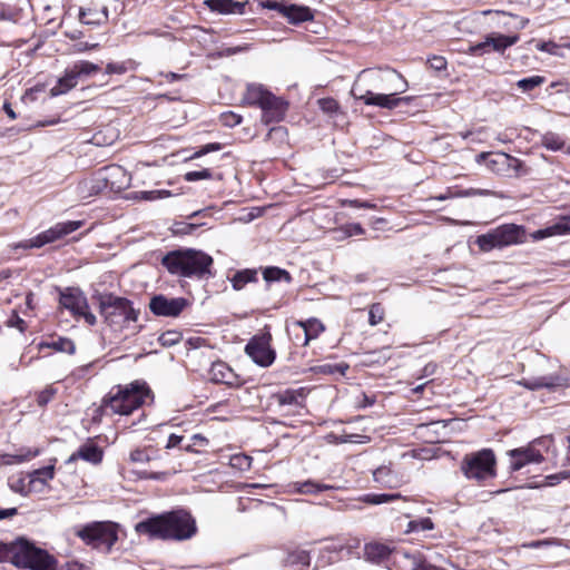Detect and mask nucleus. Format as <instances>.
Returning <instances> with one entry per match:
<instances>
[{
	"label": "nucleus",
	"instance_id": "f257e3e1",
	"mask_svg": "<svg viewBox=\"0 0 570 570\" xmlns=\"http://www.w3.org/2000/svg\"><path fill=\"white\" fill-rule=\"evenodd\" d=\"M135 531L149 539L184 541L196 534L197 525L188 511L175 510L139 521Z\"/></svg>",
	"mask_w": 570,
	"mask_h": 570
},
{
	"label": "nucleus",
	"instance_id": "f03ea898",
	"mask_svg": "<svg viewBox=\"0 0 570 570\" xmlns=\"http://www.w3.org/2000/svg\"><path fill=\"white\" fill-rule=\"evenodd\" d=\"M163 266L171 274L185 278H208L214 275L213 257L194 248L175 249L161 259Z\"/></svg>",
	"mask_w": 570,
	"mask_h": 570
},
{
	"label": "nucleus",
	"instance_id": "7ed1b4c3",
	"mask_svg": "<svg viewBox=\"0 0 570 570\" xmlns=\"http://www.w3.org/2000/svg\"><path fill=\"white\" fill-rule=\"evenodd\" d=\"M407 82L394 69L368 68L362 70L351 90V95H360L365 91H405Z\"/></svg>",
	"mask_w": 570,
	"mask_h": 570
},
{
	"label": "nucleus",
	"instance_id": "20e7f679",
	"mask_svg": "<svg viewBox=\"0 0 570 570\" xmlns=\"http://www.w3.org/2000/svg\"><path fill=\"white\" fill-rule=\"evenodd\" d=\"M151 396V390L142 381H135L125 386H118L116 393L110 392L102 400V407L111 413L129 415L139 409Z\"/></svg>",
	"mask_w": 570,
	"mask_h": 570
},
{
	"label": "nucleus",
	"instance_id": "39448f33",
	"mask_svg": "<svg viewBox=\"0 0 570 570\" xmlns=\"http://www.w3.org/2000/svg\"><path fill=\"white\" fill-rule=\"evenodd\" d=\"M99 312L105 323L114 330H122L131 322H137L139 311L132 302L115 294L99 296Z\"/></svg>",
	"mask_w": 570,
	"mask_h": 570
},
{
	"label": "nucleus",
	"instance_id": "423d86ee",
	"mask_svg": "<svg viewBox=\"0 0 570 570\" xmlns=\"http://www.w3.org/2000/svg\"><path fill=\"white\" fill-rule=\"evenodd\" d=\"M11 563L30 570H55L56 559L27 539L13 541Z\"/></svg>",
	"mask_w": 570,
	"mask_h": 570
},
{
	"label": "nucleus",
	"instance_id": "0eeeda50",
	"mask_svg": "<svg viewBox=\"0 0 570 570\" xmlns=\"http://www.w3.org/2000/svg\"><path fill=\"white\" fill-rule=\"evenodd\" d=\"M75 534L85 544L110 552L118 541V524L111 521H94L76 529Z\"/></svg>",
	"mask_w": 570,
	"mask_h": 570
},
{
	"label": "nucleus",
	"instance_id": "6e6552de",
	"mask_svg": "<svg viewBox=\"0 0 570 570\" xmlns=\"http://www.w3.org/2000/svg\"><path fill=\"white\" fill-rule=\"evenodd\" d=\"M524 229L515 224L501 225L487 234L476 238L479 248L483 252H490L494 248H503L514 244L522 243Z\"/></svg>",
	"mask_w": 570,
	"mask_h": 570
},
{
	"label": "nucleus",
	"instance_id": "1a4fd4ad",
	"mask_svg": "<svg viewBox=\"0 0 570 570\" xmlns=\"http://www.w3.org/2000/svg\"><path fill=\"white\" fill-rule=\"evenodd\" d=\"M495 455L492 450L483 449L464 456L461 465L468 479L483 481L495 475Z\"/></svg>",
	"mask_w": 570,
	"mask_h": 570
},
{
	"label": "nucleus",
	"instance_id": "9d476101",
	"mask_svg": "<svg viewBox=\"0 0 570 570\" xmlns=\"http://www.w3.org/2000/svg\"><path fill=\"white\" fill-rule=\"evenodd\" d=\"M481 160H487V167L501 176L520 177L529 173L523 161L505 153H498L491 157L488 153H481L476 156V161Z\"/></svg>",
	"mask_w": 570,
	"mask_h": 570
},
{
	"label": "nucleus",
	"instance_id": "9b49d317",
	"mask_svg": "<svg viewBox=\"0 0 570 570\" xmlns=\"http://www.w3.org/2000/svg\"><path fill=\"white\" fill-rule=\"evenodd\" d=\"M272 334L268 331L254 335L245 346V353L250 360L262 366H271L276 357V352L271 347Z\"/></svg>",
	"mask_w": 570,
	"mask_h": 570
},
{
	"label": "nucleus",
	"instance_id": "f8f14e48",
	"mask_svg": "<svg viewBox=\"0 0 570 570\" xmlns=\"http://www.w3.org/2000/svg\"><path fill=\"white\" fill-rule=\"evenodd\" d=\"M83 225L82 220H68L57 223L49 229L38 234L37 236L26 240L20 246L22 248H40L47 244L63 238L65 236L76 232Z\"/></svg>",
	"mask_w": 570,
	"mask_h": 570
},
{
	"label": "nucleus",
	"instance_id": "ddd939ff",
	"mask_svg": "<svg viewBox=\"0 0 570 570\" xmlns=\"http://www.w3.org/2000/svg\"><path fill=\"white\" fill-rule=\"evenodd\" d=\"M519 39L518 35L492 32L487 35L483 41L469 46L466 52L475 57H481L491 51L503 53L508 48L515 45Z\"/></svg>",
	"mask_w": 570,
	"mask_h": 570
},
{
	"label": "nucleus",
	"instance_id": "4468645a",
	"mask_svg": "<svg viewBox=\"0 0 570 570\" xmlns=\"http://www.w3.org/2000/svg\"><path fill=\"white\" fill-rule=\"evenodd\" d=\"M384 92H373L365 91L364 94L353 95L355 99L362 100L366 106H375L384 109H395L401 104H409L411 101V97H399L403 91H386Z\"/></svg>",
	"mask_w": 570,
	"mask_h": 570
},
{
	"label": "nucleus",
	"instance_id": "2eb2a0df",
	"mask_svg": "<svg viewBox=\"0 0 570 570\" xmlns=\"http://www.w3.org/2000/svg\"><path fill=\"white\" fill-rule=\"evenodd\" d=\"M188 305L184 297H167L163 294L150 298L149 309L156 316L177 317Z\"/></svg>",
	"mask_w": 570,
	"mask_h": 570
},
{
	"label": "nucleus",
	"instance_id": "dca6fc26",
	"mask_svg": "<svg viewBox=\"0 0 570 570\" xmlns=\"http://www.w3.org/2000/svg\"><path fill=\"white\" fill-rule=\"evenodd\" d=\"M539 442L540 440L537 439L527 446L510 450L508 452L510 456V469L512 471H519L528 464L543 462L544 456L535 448V444Z\"/></svg>",
	"mask_w": 570,
	"mask_h": 570
},
{
	"label": "nucleus",
	"instance_id": "f3484780",
	"mask_svg": "<svg viewBox=\"0 0 570 570\" xmlns=\"http://www.w3.org/2000/svg\"><path fill=\"white\" fill-rule=\"evenodd\" d=\"M277 404L282 407L291 406L293 410L284 411L283 415L288 414H301V411L305 407L304 401L306 397V390L299 387L296 390L287 389L273 395Z\"/></svg>",
	"mask_w": 570,
	"mask_h": 570
},
{
	"label": "nucleus",
	"instance_id": "a211bd4d",
	"mask_svg": "<svg viewBox=\"0 0 570 570\" xmlns=\"http://www.w3.org/2000/svg\"><path fill=\"white\" fill-rule=\"evenodd\" d=\"M519 384L531 391H535L543 387L553 390L557 387H569L570 377L564 376L560 373H554L531 379H522L521 381H519Z\"/></svg>",
	"mask_w": 570,
	"mask_h": 570
},
{
	"label": "nucleus",
	"instance_id": "6ab92c4d",
	"mask_svg": "<svg viewBox=\"0 0 570 570\" xmlns=\"http://www.w3.org/2000/svg\"><path fill=\"white\" fill-rule=\"evenodd\" d=\"M288 108V102L269 92L262 105V121L266 125L281 121Z\"/></svg>",
	"mask_w": 570,
	"mask_h": 570
},
{
	"label": "nucleus",
	"instance_id": "aec40b11",
	"mask_svg": "<svg viewBox=\"0 0 570 570\" xmlns=\"http://www.w3.org/2000/svg\"><path fill=\"white\" fill-rule=\"evenodd\" d=\"M109 178L104 173L85 178L77 185V194L81 199H87L91 196L98 195L108 187Z\"/></svg>",
	"mask_w": 570,
	"mask_h": 570
},
{
	"label": "nucleus",
	"instance_id": "412c9836",
	"mask_svg": "<svg viewBox=\"0 0 570 570\" xmlns=\"http://www.w3.org/2000/svg\"><path fill=\"white\" fill-rule=\"evenodd\" d=\"M59 303L63 308L70 311L73 316L83 313V309L89 307L86 296L80 291L73 288H67L61 292Z\"/></svg>",
	"mask_w": 570,
	"mask_h": 570
},
{
	"label": "nucleus",
	"instance_id": "4be33fe9",
	"mask_svg": "<svg viewBox=\"0 0 570 570\" xmlns=\"http://www.w3.org/2000/svg\"><path fill=\"white\" fill-rule=\"evenodd\" d=\"M324 331V324L315 317L293 323V332L303 333L302 346L308 345L312 340L317 338Z\"/></svg>",
	"mask_w": 570,
	"mask_h": 570
},
{
	"label": "nucleus",
	"instance_id": "5701e85b",
	"mask_svg": "<svg viewBox=\"0 0 570 570\" xmlns=\"http://www.w3.org/2000/svg\"><path fill=\"white\" fill-rule=\"evenodd\" d=\"M205 6L213 12L219 14H244L247 1L235 0H205Z\"/></svg>",
	"mask_w": 570,
	"mask_h": 570
},
{
	"label": "nucleus",
	"instance_id": "b1692460",
	"mask_svg": "<svg viewBox=\"0 0 570 570\" xmlns=\"http://www.w3.org/2000/svg\"><path fill=\"white\" fill-rule=\"evenodd\" d=\"M210 380L215 383L226 384L229 386L238 384L237 374L222 361L214 362L209 370Z\"/></svg>",
	"mask_w": 570,
	"mask_h": 570
},
{
	"label": "nucleus",
	"instance_id": "393cba45",
	"mask_svg": "<svg viewBox=\"0 0 570 570\" xmlns=\"http://www.w3.org/2000/svg\"><path fill=\"white\" fill-rule=\"evenodd\" d=\"M56 462V460H53ZM55 476V463L49 464L47 466L36 469L32 472L28 473V479L30 481V488L35 489L36 492H41L45 487L48 484V481L52 480Z\"/></svg>",
	"mask_w": 570,
	"mask_h": 570
},
{
	"label": "nucleus",
	"instance_id": "a878e982",
	"mask_svg": "<svg viewBox=\"0 0 570 570\" xmlns=\"http://www.w3.org/2000/svg\"><path fill=\"white\" fill-rule=\"evenodd\" d=\"M78 459L92 464L100 463L102 460V450L96 443L88 441L72 453L68 461L71 462Z\"/></svg>",
	"mask_w": 570,
	"mask_h": 570
},
{
	"label": "nucleus",
	"instance_id": "bb28decb",
	"mask_svg": "<svg viewBox=\"0 0 570 570\" xmlns=\"http://www.w3.org/2000/svg\"><path fill=\"white\" fill-rule=\"evenodd\" d=\"M283 17L292 24H298L305 21L313 20L314 16L312 10L305 6L288 3L285 7Z\"/></svg>",
	"mask_w": 570,
	"mask_h": 570
},
{
	"label": "nucleus",
	"instance_id": "cd10ccee",
	"mask_svg": "<svg viewBox=\"0 0 570 570\" xmlns=\"http://www.w3.org/2000/svg\"><path fill=\"white\" fill-rule=\"evenodd\" d=\"M109 13L108 8L104 7L101 10L95 8H80L79 20L83 24L88 26H100L108 21Z\"/></svg>",
	"mask_w": 570,
	"mask_h": 570
},
{
	"label": "nucleus",
	"instance_id": "c85d7f7f",
	"mask_svg": "<svg viewBox=\"0 0 570 570\" xmlns=\"http://www.w3.org/2000/svg\"><path fill=\"white\" fill-rule=\"evenodd\" d=\"M311 564L309 552L303 549H294L287 552L284 566L293 570H305Z\"/></svg>",
	"mask_w": 570,
	"mask_h": 570
},
{
	"label": "nucleus",
	"instance_id": "c756f323",
	"mask_svg": "<svg viewBox=\"0 0 570 570\" xmlns=\"http://www.w3.org/2000/svg\"><path fill=\"white\" fill-rule=\"evenodd\" d=\"M373 479L376 483L390 489L396 488L401 483L399 475L390 465H381L375 469L373 471Z\"/></svg>",
	"mask_w": 570,
	"mask_h": 570
},
{
	"label": "nucleus",
	"instance_id": "7c9ffc66",
	"mask_svg": "<svg viewBox=\"0 0 570 570\" xmlns=\"http://www.w3.org/2000/svg\"><path fill=\"white\" fill-rule=\"evenodd\" d=\"M269 92L271 91L263 85L249 83L247 85L246 92L244 94L243 102L248 106H257L261 108Z\"/></svg>",
	"mask_w": 570,
	"mask_h": 570
},
{
	"label": "nucleus",
	"instance_id": "2f4dec72",
	"mask_svg": "<svg viewBox=\"0 0 570 570\" xmlns=\"http://www.w3.org/2000/svg\"><path fill=\"white\" fill-rule=\"evenodd\" d=\"M392 553V549L384 543L371 542L364 547V556L366 560L380 563L386 560Z\"/></svg>",
	"mask_w": 570,
	"mask_h": 570
},
{
	"label": "nucleus",
	"instance_id": "473e14b6",
	"mask_svg": "<svg viewBox=\"0 0 570 570\" xmlns=\"http://www.w3.org/2000/svg\"><path fill=\"white\" fill-rule=\"evenodd\" d=\"M78 85V80L75 77L72 70L67 68L62 77H60L57 83L50 89V96L57 97L65 95Z\"/></svg>",
	"mask_w": 570,
	"mask_h": 570
},
{
	"label": "nucleus",
	"instance_id": "72a5a7b5",
	"mask_svg": "<svg viewBox=\"0 0 570 570\" xmlns=\"http://www.w3.org/2000/svg\"><path fill=\"white\" fill-rule=\"evenodd\" d=\"M570 233V216H560L544 229L538 230L540 237L566 235Z\"/></svg>",
	"mask_w": 570,
	"mask_h": 570
},
{
	"label": "nucleus",
	"instance_id": "f704fd0d",
	"mask_svg": "<svg viewBox=\"0 0 570 570\" xmlns=\"http://www.w3.org/2000/svg\"><path fill=\"white\" fill-rule=\"evenodd\" d=\"M40 454L39 449H31V448H21L18 450L14 454H2V462L4 464H19L27 461H30L31 459L38 456Z\"/></svg>",
	"mask_w": 570,
	"mask_h": 570
},
{
	"label": "nucleus",
	"instance_id": "c9c22d12",
	"mask_svg": "<svg viewBox=\"0 0 570 570\" xmlns=\"http://www.w3.org/2000/svg\"><path fill=\"white\" fill-rule=\"evenodd\" d=\"M294 491L301 493V494H315L318 492L333 490L335 489L334 485L316 482L314 480H306L304 482H295L293 483Z\"/></svg>",
	"mask_w": 570,
	"mask_h": 570
},
{
	"label": "nucleus",
	"instance_id": "e433bc0d",
	"mask_svg": "<svg viewBox=\"0 0 570 570\" xmlns=\"http://www.w3.org/2000/svg\"><path fill=\"white\" fill-rule=\"evenodd\" d=\"M70 69L72 70L75 77L79 81V79H83L90 77L91 75L98 72L100 67L94 62L87 60H80L75 62Z\"/></svg>",
	"mask_w": 570,
	"mask_h": 570
},
{
	"label": "nucleus",
	"instance_id": "4c0bfd02",
	"mask_svg": "<svg viewBox=\"0 0 570 570\" xmlns=\"http://www.w3.org/2000/svg\"><path fill=\"white\" fill-rule=\"evenodd\" d=\"M230 282L234 289L240 291L246 284L257 282V273L255 269H242L234 274Z\"/></svg>",
	"mask_w": 570,
	"mask_h": 570
},
{
	"label": "nucleus",
	"instance_id": "58836bf2",
	"mask_svg": "<svg viewBox=\"0 0 570 570\" xmlns=\"http://www.w3.org/2000/svg\"><path fill=\"white\" fill-rule=\"evenodd\" d=\"M39 346L40 348H52L57 352L67 353L69 355H72L76 352V345L73 341L68 337H59L58 340L52 342H42L40 343Z\"/></svg>",
	"mask_w": 570,
	"mask_h": 570
},
{
	"label": "nucleus",
	"instance_id": "ea45409f",
	"mask_svg": "<svg viewBox=\"0 0 570 570\" xmlns=\"http://www.w3.org/2000/svg\"><path fill=\"white\" fill-rule=\"evenodd\" d=\"M541 145L548 150L559 151L563 149L566 140L557 132L547 131L541 135Z\"/></svg>",
	"mask_w": 570,
	"mask_h": 570
},
{
	"label": "nucleus",
	"instance_id": "a19ab883",
	"mask_svg": "<svg viewBox=\"0 0 570 570\" xmlns=\"http://www.w3.org/2000/svg\"><path fill=\"white\" fill-rule=\"evenodd\" d=\"M404 557L411 561V570H444L442 567L428 562L421 553H405Z\"/></svg>",
	"mask_w": 570,
	"mask_h": 570
},
{
	"label": "nucleus",
	"instance_id": "79ce46f5",
	"mask_svg": "<svg viewBox=\"0 0 570 570\" xmlns=\"http://www.w3.org/2000/svg\"><path fill=\"white\" fill-rule=\"evenodd\" d=\"M263 276L266 282H292V276L287 271L275 266L265 268V271L263 272Z\"/></svg>",
	"mask_w": 570,
	"mask_h": 570
},
{
	"label": "nucleus",
	"instance_id": "37998d69",
	"mask_svg": "<svg viewBox=\"0 0 570 570\" xmlns=\"http://www.w3.org/2000/svg\"><path fill=\"white\" fill-rule=\"evenodd\" d=\"M317 104L320 109L331 117L343 114L340 104L332 97L321 98L318 99Z\"/></svg>",
	"mask_w": 570,
	"mask_h": 570
},
{
	"label": "nucleus",
	"instance_id": "c03bdc74",
	"mask_svg": "<svg viewBox=\"0 0 570 570\" xmlns=\"http://www.w3.org/2000/svg\"><path fill=\"white\" fill-rule=\"evenodd\" d=\"M399 499H401L400 493H367L362 498L363 502L368 504H383Z\"/></svg>",
	"mask_w": 570,
	"mask_h": 570
},
{
	"label": "nucleus",
	"instance_id": "a18cd8bd",
	"mask_svg": "<svg viewBox=\"0 0 570 570\" xmlns=\"http://www.w3.org/2000/svg\"><path fill=\"white\" fill-rule=\"evenodd\" d=\"M546 82V78L539 75H534L531 77L522 78L518 80L517 87L521 89L523 92H529L540 87Z\"/></svg>",
	"mask_w": 570,
	"mask_h": 570
},
{
	"label": "nucleus",
	"instance_id": "49530a36",
	"mask_svg": "<svg viewBox=\"0 0 570 570\" xmlns=\"http://www.w3.org/2000/svg\"><path fill=\"white\" fill-rule=\"evenodd\" d=\"M136 68V62L134 60H127L122 62H109L106 66V75H124L128 70H134Z\"/></svg>",
	"mask_w": 570,
	"mask_h": 570
},
{
	"label": "nucleus",
	"instance_id": "de8ad7c7",
	"mask_svg": "<svg viewBox=\"0 0 570 570\" xmlns=\"http://www.w3.org/2000/svg\"><path fill=\"white\" fill-rule=\"evenodd\" d=\"M385 315L384 307L381 303H374L370 306L368 311V323L372 326H375L383 322Z\"/></svg>",
	"mask_w": 570,
	"mask_h": 570
},
{
	"label": "nucleus",
	"instance_id": "09e8293b",
	"mask_svg": "<svg viewBox=\"0 0 570 570\" xmlns=\"http://www.w3.org/2000/svg\"><path fill=\"white\" fill-rule=\"evenodd\" d=\"M183 338V335L180 332L178 331H167V332H164L158 341L160 343L161 346H165V347H170V346H174L176 344H178Z\"/></svg>",
	"mask_w": 570,
	"mask_h": 570
},
{
	"label": "nucleus",
	"instance_id": "8fccbe9b",
	"mask_svg": "<svg viewBox=\"0 0 570 570\" xmlns=\"http://www.w3.org/2000/svg\"><path fill=\"white\" fill-rule=\"evenodd\" d=\"M9 487L13 492L20 493L22 495H28L31 492H36L35 489L30 488V481L28 480V482H26V479L23 478L10 480Z\"/></svg>",
	"mask_w": 570,
	"mask_h": 570
},
{
	"label": "nucleus",
	"instance_id": "3c124183",
	"mask_svg": "<svg viewBox=\"0 0 570 570\" xmlns=\"http://www.w3.org/2000/svg\"><path fill=\"white\" fill-rule=\"evenodd\" d=\"M434 528V524L430 518H421L419 520H412L409 523V531L411 532H420V531H429Z\"/></svg>",
	"mask_w": 570,
	"mask_h": 570
},
{
	"label": "nucleus",
	"instance_id": "603ef678",
	"mask_svg": "<svg viewBox=\"0 0 570 570\" xmlns=\"http://www.w3.org/2000/svg\"><path fill=\"white\" fill-rule=\"evenodd\" d=\"M203 224L178 222L174 224L173 232L177 235H189L193 234Z\"/></svg>",
	"mask_w": 570,
	"mask_h": 570
},
{
	"label": "nucleus",
	"instance_id": "864d4df0",
	"mask_svg": "<svg viewBox=\"0 0 570 570\" xmlns=\"http://www.w3.org/2000/svg\"><path fill=\"white\" fill-rule=\"evenodd\" d=\"M252 45L249 43H243L235 47H224L217 52V57L224 58V57H230L237 53L247 52L250 50Z\"/></svg>",
	"mask_w": 570,
	"mask_h": 570
},
{
	"label": "nucleus",
	"instance_id": "5fc2aeb1",
	"mask_svg": "<svg viewBox=\"0 0 570 570\" xmlns=\"http://www.w3.org/2000/svg\"><path fill=\"white\" fill-rule=\"evenodd\" d=\"M212 178H213V171L208 168H204L200 170L187 171L184 175V179L186 181H190V183L202 180V179H212Z\"/></svg>",
	"mask_w": 570,
	"mask_h": 570
},
{
	"label": "nucleus",
	"instance_id": "6e6d98bb",
	"mask_svg": "<svg viewBox=\"0 0 570 570\" xmlns=\"http://www.w3.org/2000/svg\"><path fill=\"white\" fill-rule=\"evenodd\" d=\"M7 326L18 328L20 333H24L27 330V323L19 316L16 309L12 311L11 316L7 321Z\"/></svg>",
	"mask_w": 570,
	"mask_h": 570
},
{
	"label": "nucleus",
	"instance_id": "4d7b16f0",
	"mask_svg": "<svg viewBox=\"0 0 570 570\" xmlns=\"http://www.w3.org/2000/svg\"><path fill=\"white\" fill-rule=\"evenodd\" d=\"M220 121L226 127H235L242 122V116L233 111H226L220 115Z\"/></svg>",
	"mask_w": 570,
	"mask_h": 570
},
{
	"label": "nucleus",
	"instance_id": "13d9d810",
	"mask_svg": "<svg viewBox=\"0 0 570 570\" xmlns=\"http://www.w3.org/2000/svg\"><path fill=\"white\" fill-rule=\"evenodd\" d=\"M287 4L286 0H264L261 1V6L268 10L277 11L283 16L285 7Z\"/></svg>",
	"mask_w": 570,
	"mask_h": 570
},
{
	"label": "nucleus",
	"instance_id": "bf43d9fd",
	"mask_svg": "<svg viewBox=\"0 0 570 570\" xmlns=\"http://www.w3.org/2000/svg\"><path fill=\"white\" fill-rule=\"evenodd\" d=\"M57 390L52 386L46 387L37 396V403L39 406H46L55 396Z\"/></svg>",
	"mask_w": 570,
	"mask_h": 570
},
{
	"label": "nucleus",
	"instance_id": "052dcab7",
	"mask_svg": "<svg viewBox=\"0 0 570 570\" xmlns=\"http://www.w3.org/2000/svg\"><path fill=\"white\" fill-rule=\"evenodd\" d=\"M492 193L489 189L468 188L459 190L454 194L455 197H474V196H489Z\"/></svg>",
	"mask_w": 570,
	"mask_h": 570
},
{
	"label": "nucleus",
	"instance_id": "680f3d73",
	"mask_svg": "<svg viewBox=\"0 0 570 570\" xmlns=\"http://www.w3.org/2000/svg\"><path fill=\"white\" fill-rule=\"evenodd\" d=\"M129 459L134 463H147L150 461V456L142 449H135L130 452Z\"/></svg>",
	"mask_w": 570,
	"mask_h": 570
},
{
	"label": "nucleus",
	"instance_id": "e2e57ef3",
	"mask_svg": "<svg viewBox=\"0 0 570 570\" xmlns=\"http://www.w3.org/2000/svg\"><path fill=\"white\" fill-rule=\"evenodd\" d=\"M13 541L4 543L0 541V562H11Z\"/></svg>",
	"mask_w": 570,
	"mask_h": 570
},
{
	"label": "nucleus",
	"instance_id": "0e129e2a",
	"mask_svg": "<svg viewBox=\"0 0 570 570\" xmlns=\"http://www.w3.org/2000/svg\"><path fill=\"white\" fill-rule=\"evenodd\" d=\"M140 199L144 200H155L158 198L167 197L170 195L168 190H149V191H140Z\"/></svg>",
	"mask_w": 570,
	"mask_h": 570
},
{
	"label": "nucleus",
	"instance_id": "69168bd1",
	"mask_svg": "<svg viewBox=\"0 0 570 570\" xmlns=\"http://www.w3.org/2000/svg\"><path fill=\"white\" fill-rule=\"evenodd\" d=\"M219 149H220V144H218V142L207 144V145L200 147L197 151H195L190 158L191 159L199 158L210 151H217Z\"/></svg>",
	"mask_w": 570,
	"mask_h": 570
},
{
	"label": "nucleus",
	"instance_id": "338daca9",
	"mask_svg": "<svg viewBox=\"0 0 570 570\" xmlns=\"http://www.w3.org/2000/svg\"><path fill=\"white\" fill-rule=\"evenodd\" d=\"M343 229L347 237L358 236V235L364 234V228L358 223L346 224Z\"/></svg>",
	"mask_w": 570,
	"mask_h": 570
},
{
	"label": "nucleus",
	"instance_id": "774afa93",
	"mask_svg": "<svg viewBox=\"0 0 570 570\" xmlns=\"http://www.w3.org/2000/svg\"><path fill=\"white\" fill-rule=\"evenodd\" d=\"M431 68L441 71L446 68V60L443 57L434 56L429 60Z\"/></svg>",
	"mask_w": 570,
	"mask_h": 570
}]
</instances>
